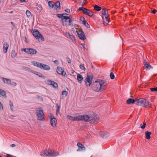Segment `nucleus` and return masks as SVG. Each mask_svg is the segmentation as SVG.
Listing matches in <instances>:
<instances>
[{
  "label": "nucleus",
  "mask_w": 157,
  "mask_h": 157,
  "mask_svg": "<svg viewBox=\"0 0 157 157\" xmlns=\"http://www.w3.org/2000/svg\"><path fill=\"white\" fill-rule=\"evenodd\" d=\"M81 44L82 46H83L85 45V44Z\"/></svg>",
  "instance_id": "0e129e2a"
},
{
  "label": "nucleus",
  "mask_w": 157,
  "mask_h": 157,
  "mask_svg": "<svg viewBox=\"0 0 157 157\" xmlns=\"http://www.w3.org/2000/svg\"><path fill=\"white\" fill-rule=\"evenodd\" d=\"M17 53L15 52V51L14 50H13L12 51L11 56V57L13 58H14L16 56Z\"/></svg>",
  "instance_id": "473e14b6"
},
{
  "label": "nucleus",
  "mask_w": 157,
  "mask_h": 157,
  "mask_svg": "<svg viewBox=\"0 0 157 157\" xmlns=\"http://www.w3.org/2000/svg\"><path fill=\"white\" fill-rule=\"evenodd\" d=\"M57 72L59 74L61 75L64 76H66V73L65 72L63 69L60 67H58L56 69Z\"/></svg>",
  "instance_id": "9b49d317"
},
{
  "label": "nucleus",
  "mask_w": 157,
  "mask_h": 157,
  "mask_svg": "<svg viewBox=\"0 0 157 157\" xmlns=\"http://www.w3.org/2000/svg\"><path fill=\"white\" fill-rule=\"evenodd\" d=\"M68 94V92L66 90H63L62 92V95L63 97L67 96Z\"/></svg>",
  "instance_id": "f704fd0d"
},
{
  "label": "nucleus",
  "mask_w": 157,
  "mask_h": 157,
  "mask_svg": "<svg viewBox=\"0 0 157 157\" xmlns=\"http://www.w3.org/2000/svg\"><path fill=\"white\" fill-rule=\"evenodd\" d=\"M48 4L49 6L51 8H54V4L53 2L52 1H49L48 2Z\"/></svg>",
  "instance_id": "c9c22d12"
},
{
  "label": "nucleus",
  "mask_w": 157,
  "mask_h": 157,
  "mask_svg": "<svg viewBox=\"0 0 157 157\" xmlns=\"http://www.w3.org/2000/svg\"><path fill=\"white\" fill-rule=\"evenodd\" d=\"M36 75L38 76H39L40 77L44 78H45V77L44 76H43L41 73L37 72V74Z\"/></svg>",
  "instance_id": "a18cd8bd"
},
{
  "label": "nucleus",
  "mask_w": 157,
  "mask_h": 157,
  "mask_svg": "<svg viewBox=\"0 0 157 157\" xmlns=\"http://www.w3.org/2000/svg\"><path fill=\"white\" fill-rule=\"evenodd\" d=\"M145 134L146 139L148 140H149L151 138L150 135L151 134V132L148 131H146L145 132Z\"/></svg>",
  "instance_id": "bb28decb"
},
{
  "label": "nucleus",
  "mask_w": 157,
  "mask_h": 157,
  "mask_svg": "<svg viewBox=\"0 0 157 157\" xmlns=\"http://www.w3.org/2000/svg\"><path fill=\"white\" fill-rule=\"evenodd\" d=\"M72 17L71 15H69V16H64L63 18L62 19V25L63 26H68L73 25Z\"/></svg>",
  "instance_id": "20e7f679"
},
{
  "label": "nucleus",
  "mask_w": 157,
  "mask_h": 157,
  "mask_svg": "<svg viewBox=\"0 0 157 157\" xmlns=\"http://www.w3.org/2000/svg\"><path fill=\"white\" fill-rule=\"evenodd\" d=\"M36 114L38 120L41 121H44L45 119L44 117V113L43 109L42 107H39L37 109Z\"/></svg>",
  "instance_id": "39448f33"
},
{
  "label": "nucleus",
  "mask_w": 157,
  "mask_h": 157,
  "mask_svg": "<svg viewBox=\"0 0 157 157\" xmlns=\"http://www.w3.org/2000/svg\"><path fill=\"white\" fill-rule=\"evenodd\" d=\"M77 145L78 147V148L77 150V151H81L82 150H85V147L81 143H78Z\"/></svg>",
  "instance_id": "2eb2a0df"
},
{
  "label": "nucleus",
  "mask_w": 157,
  "mask_h": 157,
  "mask_svg": "<svg viewBox=\"0 0 157 157\" xmlns=\"http://www.w3.org/2000/svg\"><path fill=\"white\" fill-rule=\"evenodd\" d=\"M84 14L85 15H87L90 17H92L93 15V12L90 10L87 9L86 10Z\"/></svg>",
  "instance_id": "412c9836"
},
{
  "label": "nucleus",
  "mask_w": 157,
  "mask_h": 157,
  "mask_svg": "<svg viewBox=\"0 0 157 157\" xmlns=\"http://www.w3.org/2000/svg\"><path fill=\"white\" fill-rule=\"evenodd\" d=\"M146 124V122H144L143 124H141L140 126L142 129H144L145 128Z\"/></svg>",
  "instance_id": "ea45409f"
},
{
  "label": "nucleus",
  "mask_w": 157,
  "mask_h": 157,
  "mask_svg": "<svg viewBox=\"0 0 157 157\" xmlns=\"http://www.w3.org/2000/svg\"><path fill=\"white\" fill-rule=\"evenodd\" d=\"M67 59V61H68V62L70 63H71V60L69 58H68Z\"/></svg>",
  "instance_id": "864d4df0"
},
{
  "label": "nucleus",
  "mask_w": 157,
  "mask_h": 157,
  "mask_svg": "<svg viewBox=\"0 0 157 157\" xmlns=\"http://www.w3.org/2000/svg\"><path fill=\"white\" fill-rule=\"evenodd\" d=\"M33 34L39 41H42L44 40V37L38 30H34L33 32Z\"/></svg>",
  "instance_id": "423d86ee"
},
{
  "label": "nucleus",
  "mask_w": 157,
  "mask_h": 157,
  "mask_svg": "<svg viewBox=\"0 0 157 157\" xmlns=\"http://www.w3.org/2000/svg\"><path fill=\"white\" fill-rule=\"evenodd\" d=\"M79 67H80V68L84 71H85L86 70V68L85 67H84V66L82 64H80L79 66Z\"/></svg>",
  "instance_id": "c03bdc74"
},
{
  "label": "nucleus",
  "mask_w": 157,
  "mask_h": 157,
  "mask_svg": "<svg viewBox=\"0 0 157 157\" xmlns=\"http://www.w3.org/2000/svg\"><path fill=\"white\" fill-rule=\"evenodd\" d=\"M144 66L146 70H149L150 69L152 68V67L150 65L149 63L148 62L145 61L144 62Z\"/></svg>",
  "instance_id": "dca6fc26"
},
{
  "label": "nucleus",
  "mask_w": 157,
  "mask_h": 157,
  "mask_svg": "<svg viewBox=\"0 0 157 157\" xmlns=\"http://www.w3.org/2000/svg\"><path fill=\"white\" fill-rule=\"evenodd\" d=\"M51 124L53 128H55L56 127L57 121L55 117L52 118L50 120Z\"/></svg>",
  "instance_id": "ddd939ff"
},
{
  "label": "nucleus",
  "mask_w": 157,
  "mask_h": 157,
  "mask_svg": "<svg viewBox=\"0 0 157 157\" xmlns=\"http://www.w3.org/2000/svg\"><path fill=\"white\" fill-rule=\"evenodd\" d=\"M26 14L27 16L29 18L32 16L31 12L29 10H27L26 12Z\"/></svg>",
  "instance_id": "72a5a7b5"
},
{
  "label": "nucleus",
  "mask_w": 157,
  "mask_h": 157,
  "mask_svg": "<svg viewBox=\"0 0 157 157\" xmlns=\"http://www.w3.org/2000/svg\"><path fill=\"white\" fill-rule=\"evenodd\" d=\"M13 12L12 11H11L10 12V13H12Z\"/></svg>",
  "instance_id": "338daca9"
},
{
  "label": "nucleus",
  "mask_w": 157,
  "mask_h": 157,
  "mask_svg": "<svg viewBox=\"0 0 157 157\" xmlns=\"http://www.w3.org/2000/svg\"><path fill=\"white\" fill-rule=\"evenodd\" d=\"M49 157H55L59 155V153L54 150H50L48 152Z\"/></svg>",
  "instance_id": "9d476101"
},
{
  "label": "nucleus",
  "mask_w": 157,
  "mask_h": 157,
  "mask_svg": "<svg viewBox=\"0 0 157 157\" xmlns=\"http://www.w3.org/2000/svg\"><path fill=\"white\" fill-rule=\"evenodd\" d=\"M67 117L69 120L73 121H80L82 120V115L78 116L76 117H73L68 115L67 116Z\"/></svg>",
  "instance_id": "1a4fd4ad"
},
{
  "label": "nucleus",
  "mask_w": 157,
  "mask_h": 157,
  "mask_svg": "<svg viewBox=\"0 0 157 157\" xmlns=\"http://www.w3.org/2000/svg\"><path fill=\"white\" fill-rule=\"evenodd\" d=\"M136 104L146 108H150L151 107V103L146 99L142 98L137 99Z\"/></svg>",
  "instance_id": "7ed1b4c3"
},
{
  "label": "nucleus",
  "mask_w": 157,
  "mask_h": 157,
  "mask_svg": "<svg viewBox=\"0 0 157 157\" xmlns=\"http://www.w3.org/2000/svg\"><path fill=\"white\" fill-rule=\"evenodd\" d=\"M59 111H57L56 110V115H58V114H59Z\"/></svg>",
  "instance_id": "680f3d73"
},
{
  "label": "nucleus",
  "mask_w": 157,
  "mask_h": 157,
  "mask_svg": "<svg viewBox=\"0 0 157 157\" xmlns=\"http://www.w3.org/2000/svg\"><path fill=\"white\" fill-rule=\"evenodd\" d=\"M102 19L104 22V24L105 25H107L109 22V17L102 16Z\"/></svg>",
  "instance_id": "f3484780"
},
{
  "label": "nucleus",
  "mask_w": 157,
  "mask_h": 157,
  "mask_svg": "<svg viewBox=\"0 0 157 157\" xmlns=\"http://www.w3.org/2000/svg\"><path fill=\"white\" fill-rule=\"evenodd\" d=\"M54 63L56 64H58V61L57 60H55L54 61Z\"/></svg>",
  "instance_id": "052dcab7"
},
{
  "label": "nucleus",
  "mask_w": 157,
  "mask_h": 157,
  "mask_svg": "<svg viewBox=\"0 0 157 157\" xmlns=\"http://www.w3.org/2000/svg\"><path fill=\"white\" fill-rule=\"evenodd\" d=\"M137 101V99H134L132 98L128 99L126 101V102L128 104H130L131 103H135L136 104Z\"/></svg>",
  "instance_id": "6ab92c4d"
},
{
  "label": "nucleus",
  "mask_w": 157,
  "mask_h": 157,
  "mask_svg": "<svg viewBox=\"0 0 157 157\" xmlns=\"http://www.w3.org/2000/svg\"><path fill=\"white\" fill-rule=\"evenodd\" d=\"M83 78V77L81 75L78 74L77 75V80L80 83L82 82Z\"/></svg>",
  "instance_id": "a878e982"
},
{
  "label": "nucleus",
  "mask_w": 157,
  "mask_h": 157,
  "mask_svg": "<svg viewBox=\"0 0 157 157\" xmlns=\"http://www.w3.org/2000/svg\"><path fill=\"white\" fill-rule=\"evenodd\" d=\"M51 81V80H47L45 81V82L47 85H50Z\"/></svg>",
  "instance_id": "a19ab883"
},
{
  "label": "nucleus",
  "mask_w": 157,
  "mask_h": 157,
  "mask_svg": "<svg viewBox=\"0 0 157 157\" xmlns=\"http://www.w3.org/2000/svg\"><path fill=\"white\" fill-rule=\"evenodd\" d=\"M110 78L112 79H113L114 78L115 76L113 72H111L110 74Z\"/></svg>",
  "instance_id": "79ce46f5"
},
{
  "label": "nucleus",
  "mask_w": 157,
  "mask_h": 157,
  "mask_svg": "<svg viewBox=\"0 0 157 157\" xmlns=\"http://www.w3.org/2000/svg\"><path fill=\"white\" fill-rule=\"evenodd\" d=\"M9 47V44L7 42H5L3 45V51L4 52L6 53Z\"/></svg>",
  "instance_id": "aec40b11"
},
{
  "label": "nucleus",
  "mask_w": 157,
  "mask_h": 157,
  "mask_svg": "<svg viewBox=\"0 0 157 157\" xmlns=\"http://www.w3.org/2000/svg\"><path fill=\"white\" fill-rule=\"evenodd\" d=\"M50 115L49 116V117L50 118V120L52 118L54 117L53 115H52V114L50 113Z\"/></svg>",
  "instance_id": "603ef678"
},
{
  "label": "nucleus",
  "mask_w": 157,
  "mask_h": 157,
  "mask_svg": "<svg viewBox=\"0 0 157 157\" xmlns=\"http://www.w3.org/2000/svg\"><path fill=\"white\" fill-rule=\"evenodd\" d=\"M93 75L92 74H87L85 79V83L87 86H90L92 82Z\"/></svg>",
  "instance_id": "6e6552de"
},
{
  "label": "nucleus",
  "mask_w": 157,
  "mask_h": 157,
  "mask_svg": "<svg viewBox=\"0 0 157 157\" xmlns=\"http://www.w3.org/2000/svg\"><path fill=\"white\" fill-rule=\"evenodd\" d=\"M0 95L3 96H6V92L5 91L0 89Z\"/></svg>",
  "instance_id": "2f4dec72"
},
{
  "label": "nucleus",
  "mask_w": 157,
  "mask_h": 157,
  "mask_svg": "<svg viewBox=\"0 0 157 157\" xmlns=\"http://www.w3.org/2000/svg\"><path fill=\"white\" fill-rule=\"evenodd\" d=\"M102 14L103 16H102L105 17L106 16L107 17H109V15L108 14V13L107 10H106L105 8H103L102 9Z\"/></svg>",
  "instance_id": "4be33fe9"
},
{
  "label": "nucleus",
  "mask_w": 157,
  "mask_h": 157,
  "mask_svg": "<svg viewBox=\"0 0 157 157\" xmlns=\"http://www.w3.org/2000/svg\"><path fill=\"white\" fill-rule=\"evenodd\" d=\"M6 157H11L12 156L9 154H7L6 155Z\"/></svg>",
  "instance_id": "4d7b16f0"
},
{
  "label": "nucleus",
  "mask_w": 157,
  "mask_h": 157,
  "mask_svg": "<svg viewBox=\"0 0 157 157\" xmlns=\"http://www.w3.org/2000/svg\"><path fill=\"white\" fill-rule=\"evenodd\" d=\"M9 105L10 106L11 110L13 111V102L11 101H10Z\"/></svg>",
  "instance_id": "e433bc0d"
},
{
  "label": "nucleus",
  "mask_w": 157,
  "mask_h": 157,
  "mask_svg": "<svg viewBox=\"0 0 157 157\" xmlns=\"http://www.w3.org/2000/svg\"><path fill=\"white\" fill-rule=\"evenodd\" d=\"M83 47L84 48H85V46H84H84H83Z\"/></svg>",
  "instance_id": "774afa93"
},
{
  "label": "nucleus",
  "mask_w": 157,
  "mask_h": 157,
  "mask_svg": "<svg viewBox=\"0 0 157 157\" xmlns=\"http://www.w3.org/2000/svg\"><path fill=\"white\" fill-rule=\"evenodd\" d=\"M21 2H26L27 1L26 0H20Z\"/></svg>",
  "instance_id": "e2e57ef3"
},
{
  "label": "nucleus",
  "mask_w": 157,
  "mask_h": 157,
  "mask_svg": "<svg viewBox=\"0 0 157 157\" xmlns=\"http://www.w3.org/2000/svg\"><path fill=\"white\" fill-rule=\"evenodd\" d=\"M9 84L12 86H15L17 85V83L15 82H11V81L10 83Z\"/></svg>",
  "instance_id": "49530a36"
},
{
  "label": "nucleus",
  "mask_w": 157,
  "mask_h": 157,
  "mask_svg": "<svg viewBox=\"0 0 157 157\" xmlns=\"http://www.w3.org/2000/svg\"><path fill=\"white\" fill-rule=\"evenodd\" d=\"M21 51L30 55H34L36 54L37 52V51L36 49L32 48H23L21 49Z\"/></svg>",
  "instance_id": "0eeeda50"
},
{
  "label": "nucleus",
  "mask_w": 157,
  "mask_h": 157,
  "mask_svg": "<svg viewBox=\"0 0 157 157\" xmlns=\"http://www.w3.org/2000/svg\"><path fill=\"white\" fill-rule=\"evenodd\" d=\"M50 85L52 86L54 88H57L58 86L56 82L52 81H51Z\"/></svg>",
  "instance_id": "c756f323"
},
{
  "label": "nucleus",
  "mask_w": 157,
  "mask_h": 157,
  "mask_svg": "<svg viewBox=\"0 0 157 157\" xmlns=\"http://www.w3.org/2000/svg\"><path fill=\"white\" fill-rule=\"evenodd\" d=\"M63 15L64 14H58L57 16L59 18H61V20H62V19L64 17Z\"/></svg>",
  "instance_id": "37998d69"
},
{
  "label": "nucleus",
  "mask_w": 157,
  "mask_h": 157,
  "mask_svg": "<svg viewBox=\"0 0 157 157\" xmlns=\"http://www.w3.org/2000/svg\"><path fill=\"white\" fill-rule=\"evenodd\" d=\"M99 119L98 116L94 113H93L89 116L87 115H82V121L89 122L91 124H97L99 121Z\"/></svg>",
  "instance_id": "f03ea898"
},
{
  "label": "nucleus",
  "mask_w": 157,
  "mask_h": 157,
  "mask_svg": "<svg viewBox=\"0 0 157 157\" xmlns=\"http://www.w3.org/2000/svg\"><path fill=\"white\" fill-rule=\"evenodd\" d=\"M56 111H59V110L60 109V106H59L58 105V104H56Z\"/></svg>",
  "instance_id": "09e8293b"
},
{
  "label": "nucleus",
  "mask_w": 157,
  "mask_h": 157,
  "mask_svg": "<svg viewBox=\"0 0 157 157\" xmlns=\"http://www.w3.org/2000/svg\"><path fill=\"white\" fill-rule=\"evenodd\" d=\"M30 71L36 75L37 72L33 70H30Z\"/></svg>",
  "instance_id": "3c124183"
},
{
  "label": "nucleus",
  "mask_w": 157,
  "mask_h": 157,
  "mask_svg": "<svg viewBox=\"0 0 157 157\" xmlns=\"http://www.w3.org/2000/svg\"><path fill=\"white\" fill-rule=\"evenodd\" d=\"M107 83L104 80L98 79L95 81L91 85V88L94 91L101 92L106 89Z\"/></svg>",
  "instance_id": "f257e3e1"
},
{
  "label": "nucleus",
  "mask_w": 157,
  "mask_h": 157,
  "mask_svg": "<svg viewBox=\"0 0 157 157\" xmlns=\"http://www.w3.org/2000/svg\"><path fill=\"white\" fill-rule=\"evenodd\" d=\"M65 11L67 13H70V10L69 9H67L65 10Z\"/></svg>",
  "instance_id": "5fc2aeb1"
},
{
  "label": "nucleus",
  "mask_w": 157,
  "mask_h": 157,
  "mask_svg": "<svg viewBox=\"0 0 157 157\" xmlns=\"http://www.w3.org/2000/svg\"><path fill=\"white\" fill-rule=\"evenodd\" d=\"M54 8L56 10H59L60 9V2L58 1L56 2L55 4Z\"/></svg>",
  "instance_id": "393cba45"
},
{
  "label": "nucleus",
  "mask_w": 157,
  "mask_h": 157,
  "mask_svg": "<svg viewBox=\"0 0 157 157\" xmlns=\"http://www.w3.org/2000/svg\"><path fill=\"white\" fill-rule=\"evenodd\" d=\"M150 90L152 92L157 91V87L156 88H151L150 89Z\"/></svg>",
  "instance_id": "de8ad7c7"
},
{
  "label": "nucleus",
  "mask_w": 157,
  "mask_h": 157,
  "mask_svg": "<svg viewBox=\"0 0 157 157\" xmlns=\"http://www.w3.org/2000/svg\"><path fill=\"white\" fill-rule=\"evenodd\" d=\"M151 11L153 13L155 14L156 13V12H157V10H156L154 9L152 10Z\"/></svg>",
  "instance_id": "6e6d98bb"
},
{
  "label": "nucleus",
  "mask_w": 157,
  "mask_h": 157,
  "mask_svg": "<svg viewBox=\"0 0 157 157\" xmlns=\"http://www.w3.org/2000/svg\"><path fill=\"white\" fill-rule=\"evenodd\" d=\"M86 1L85 0H83L82 4H86Z\"/></svg>",
  "instance_id": "13d9d810"
},
{
  "label": "nucleus",
  "mask_w": 157,
  "mask_h": 157,
  "mask_svg": "<svg viewBox=\"0 0 157 157\" xmlns=\"http://www.w3.org/2000/svg\"><path fill=\"white\" fill-rule=\"evenodd\" d=\"M41 69L45 70H49L50 69V67L48 65L43 64Z\"/></svg>",
  "instance_id": "5701e85b"
},
{
  "label": "nucleus",
  "mask_w": 157,
  "mask_h": 157,
  "mask_svg": "<svg viewBox=\"0 0 157 157\" xmlns=\"http://www.w3.org/2000/svg\"><path fill=\"white\" fill-rule=\"evenodd\" d=\"M74 71L73 70H72V71H71L72 74H73L74 73Z\"/></svg>",
  "instance_id": "69168bd1"
},
{
  "label": "nucleus",
  "mask_w": 157,
  "mask_h": 157,
  "mask_svg": "<svg viewBox=\"0 0 157 157\" xmlns=\"http://www.w3.org/2000/svg\"><path fill=\"white\" fill-rule=\"evenodd\" d=\"M65 36L67 38L70 39L71 40L73 41L75 40V36L71 35L69 33L66 32L64 33Z\"/></svg>",
  "instance_id": "4468645a"
},
{
  "label": "nucleus",
  "mask_w": 157,
  "mask_h": 157,
  "mask_svg": "<svg viewBox=\"0 0 157 157\" xmlns=\"http://www.w3.org/2000/svg\"><path fill=\"white\" fill-rule=\"evenodd\" d=\"M94 9L96 11H99L101 10L102 8L101 7L98 6V5H95L94 6Z\"/></svg>",
  "instance_id": "7c9ffc66"
},
{
  "label": "nucleus",
  "mask_w": 157,
  "mask_h": 157,
  "mask_svg": "<svg viewBox=\"0 0 157 157\" xmlns=\"http://www.w3.org/2000/svg\"><path fill=\"white\" fill-rule=\"evenodd\" d=\"M22 68L26 70L30 71V69L29 68L27 67H22Z\"/></svg>",
  "instance_id": "8fccbe9b"
},
{
  "label": "nucleus",
  "mask_w": 157,
  "mask_h": 157,
  "mask_svg": "<svg viewBox=\"0 0 157 157\" xmlns=\"http://www.w3.org/2000/svg\"><path fill=\"white\" fill-rule=\"evenodd\" d=\"M86 8H85L84 7H81L79 8L78 10L79 11H82V12L84 13L86 10Z\"/></svg>",
  "instance_id": "4c0bfd02"
},
{
  "label": "nucleus",
  "mask_w": 157,
  "mask_h": 157,
  "mask_svg": "<svg viewBox=\"0 0 157 157\" xmlns=\"http://www.w3.org/2000/svg\"><path fill=\"white\" fill-rule=\"evenodd\" d=\"M78 36L80 39L84 40L86 39L83 32L81 31H79L77 32Z\"/></svg>",
  "instance_id": "f8f14e48"
},
{
  "label": "nucleus",
  "mask_w": 157,
  "mask_h": 157,
  "mask_svg": "<svg viewBox=\"0 0 157 157\" xmlns=\"http://www.w3.org/2000/svg\"><path fill=\"white\" fill-rule=\"evenodd\" d=\"M31 63L34 66L41 69L42 63L36 61H32Z\"/></svg>",
  "instance_id": "a211bd4d"
},
{
  "label": "nucleus",
  "mask_w": 157,
  "mask_h": 157,
  "mask_svg": "<svg viewBox=\"0 0 157 157\" xmlns=\"http://www.w3.org/2000/svg\"><path fill=\"white\" fill-rule=\"evenodd\" d=\"M36 8L37 9L38 12H40L42 10V7L41 5H36Z\"/></svg>",
  "instance_id": "c85d7f7f"
},
{
  "label": "nucleus",
  "mask_w": 157,
  "mask_h": 157,
  "mask_svg": "<svg viewBox=\"0 0 157 157\" xmlns=\"http://www.w3.org/2000/svg\"><path fill=\"white\" fill-rule=\"evenodd\" d=\"M82 23L86 26L87 27H89V25L88 24V23L85 20H84L82 21Z\"/></svg>",
  "instance_id": "58836bf2"
},
{
  "label": "nucleus",
  "mask_w": 157,
  "mask_h": 157,
  "mask_svg": "<svg viewBox=\"0 0 157 157\" xmlns=\"http://www.w3.org/2000/svg\"><path fill=\"white\" fill-rule=\"evenodd\" d=\"M2 79L4 83L8 84H9L11 82L10 79L5 78H2Z\"/></svg>",
  "instance_id": "b1692460"
},
{
  "label": "nucleus",
  "mask_w": 157,
  "mask_h": 157,
  "mask_svg": "<svg viewBox=\"0 0 157 157\" xmlns=\"http://www.w3.org/2000/svg\"><path fill=\"white\" fill-rule=\"evenodd\" d=\"M40 155L41 156L44 157H49L48 152L47 153L45 151H43L40 153Z\"/></svg>",
  "instance_id": "cd10ccee"
},
{
  "label": "nucleus",
  "mask_w": 157,
  "mask_h": 157,
  "mask_svg": "<svg viewBox=\"0 0 157 157\" xmlns=\"http://www.w3.org/2000/svg\"><path fill=\"white\" fill-rule=\"evenodd\" d=\"M15 146H16V145L15 144H12L11 145L10 147H15Z\"/></svg>",
  "instance_id": "bf43d9fd"
}]
</instances>
